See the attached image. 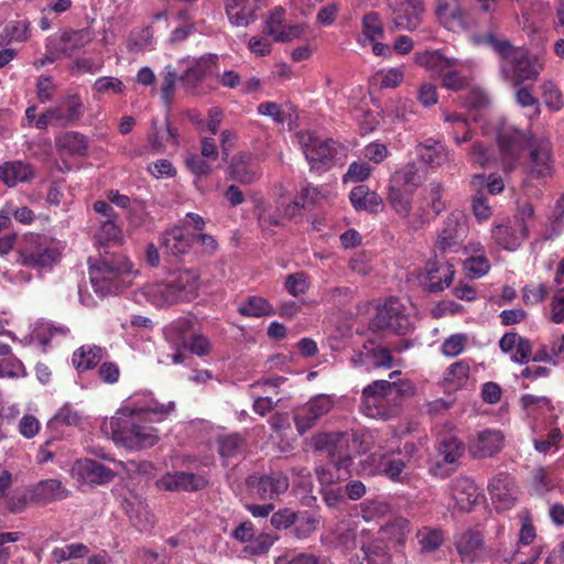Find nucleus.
Listing matches in <instances>:
<instances>
[{
	"instance_id": "obj_57",
	"label": "nucleus",
	"mask_w": 564,
	"mask_h": 564,
	"mask_svg": "<svg viewBox=\"0 0 564 564\" xmlns=\"http://www.w3.org/2000/svg\"><path fill=\"white\" fill-rule=\"evenodd\" d=\"M284 14L285 11L281 7H278L270 13V15L265 20L263 26V34L272 37L274 42H276L279 33L283 31V28L285 25Z\"/></svg>"
},
{
	"instance_id": "obj_37",
	"label": "nucleus",
	"mask_w": 564,
	"mask_h": 564,
	"mask_svg": "<svg viewBox=\"0 0 564 564\" xmlns=\"http://www.w3.org/2000/svg\"><path fill=\"white\" fill-rule=\"evenodd\" d=\"M68 495V489L58 479L41 480L34 488V498L42 503L63 500Z\"/></svg>"
},
{
	"instance_id": "obj_46",
	"label": "nucleus",
	"mask_w": 564,
	"mask_h": 564,
	"mask_svg": "<svg viewBox=\"0 0 564 564\" xmlns=\"http://www.w3.org/2000/svg\"><path fill=\"white\" fill-rule=\"evenodd\" d=\"M470 364L468 360H459L452 364L445 371L444 380L454 389L466 387L469 380Z\"/></svg>"
},
{
	"instance_id": "obj_48",
	"label": "nucleus",
	"mask_w": 564,
	"mask_h": 564,
	"mask_svg": "<svg viewBox=\"0 0 564 564\" xmlns=\"http://www.w3.org/2000/svg\"><path fill=\"white\" fill-rule=\"evenodd\" d=\"M443 119L445 122L454 124V129L451 133L457 145L471 140L473 132L469 128L467 119L463 115L456 112H444Z\"/></svg>"
},
{
	"instance_id": "obj_43",
	"label": "nucleus",
	"mask_w": 564,
	"mask_h": 564,
	"mask_svg": "<svg viewBox=\"0 0 564 564\" xmlns=\"http://www.w3.org/2000/svg\"><path fill=\"white\" fill-rule=\"evenodd\" d=\"M415 539L422 553H433L444 542V532L441 528L423 527L417 530Z\"/></svg>"
},
{
	"instance_id": "obj_27",
	"label": "nucleus",
	"mask_w": 564,
	"mask_h": 564,
	"mask_svg": "<svg viewBox=\"0 0 564 564\" xmlns=\"http://www.w3.org/2000/svg\"><path fill=\"white\" fill-rule=\"evenodd\" d=\"M258 0H225V11L231 25L246 28L256 20Z\"/></svg>"
},
{
	"instance_id": "obj_61",
	"label": "nucleus",
	"mask_w": 564,
	"mask_h": 564,
	"mask_svg": "<svg viewBox=\"0 0 564 564\" xmlns=\"http://www.w3.org/2000/svg\"><path fill=\"white\" fill-rule=\"evenodd\" d=\"M467 341V335L453 334L444 340L441 349L442 354L446 357L454 358L464 351Z\"/></svg>"
},
{
	"instance_id": "obj_5",
	"label": "nucleus",
	"mask_w": 564,
	"mask_h": 564,
	"mask_svg": "<svg viewBox=\"0 0 564 564\" xmlns=\"http://www.w3.org/2000/svg\"><path fill=\"white\" fill-rule=\"evenodd\" d=\"M61 242L40 235L25 238L19 249L18 262L32 269H52L62 256Z\"/></svg>"
},
{
	"instance_id": "obj_55",
	"label": "nucleus",
	"mask_w": 564,
	"mask_h": 564,
	"mask_svg": "<svg viewBox=\"0 0 564 564\" xmlns=\"http://www.w3.org/2000/svg\"><path fill=\"white\" fill-rule=\"evenodd\" d=\"M542 98L545 106L552 111H558L564 106L562 93L551 80H545L541 85Z\"/></svg>"
},
{
	"instance_id": "obj_52",
	"label": "nucleus",
	"mask_w": 564,
	"mask_h": 564,
	"mask_svg": "<svg viewBox=\"0 0 564 564\" xmlns=\"http://www.w3.org/2000/svg\"><path fill=\"white\" fill-rule=\"evenodd\" d=\"M124 89L126 86L123 82L113 76L98 77L91 86V90L96 99L104 95H120L124 91Z\"/></svg>"
},
{
	"instance_id": "obj_22",
	"label": "nucleus",
	"mask_w": 564,
	"mask_h": 564,
	"mask_svg": "<svg viewBox=\"0 0 564 564\" xmlns=\"http://www.w3.org/2000/svg\"><path fill=\"white\" fill-rule=\"evenodd\" d=\"M158 487L170 491H196L206 486V479L194 473H166L156 482Z\"/></svg>"
},
{
	"instance_id": "obj_44",
	"label": "nucleus",
	"mask_w": 564,
	"mask_h": 564,
	"mask_svg": "<svg viewBox=\"0 0 564 564\" xmlns=\"http://www.w3.org/2000/svg\"><path fill=\"white\" fill-rule=\"evenodd\" d=\"M538 536L535 532V528L532 524L531 517L529 514H522L521 516V528L518 534V542H517V549L513 553L514 556H518L522 554V549L527 546H531L533 549L534 546H541L543 549V545L541 543H536ZM532 555V550H530L529 556Z\"/></svg>"
},
{
	"instance_id": "obj_33",
	"label": "nucleus",
	"mask_w": 564,
	"mask_h": 564,
	"mask_svg": "<svg viewBox=\"0 0 564 564\" xmlns=\"http://www.w3.org/2000/svg\"><path fill=\"white\" fill-rule=\"evenodd\" d=\"M488 490L492 501L498 503L499 508L508 509L513 505L516 488L509 475H497L490 480Z\"/></svg>"
},
{
	"instance_id": "obj_28",
	"label": "nucleus",
	"mask_w": 564,
	"mask_h": 564,
	"mask_svg": "<svg viewBox=\"0 0 564 564\" xmlns=\"http://www.w3.org/2000/svg\"><path fill=\"white\" fill-rule=\"evenodd\" d=\"M108 355L105 347L86 344L77 348L72 355V365L78 372H86L96 368Z\"/></svg>"
},
{
	"instance_id": "obj_6",
	"label": "nucleus",
	"mask_w": 564,
	"mask_h": 564,
	"mask_svg": "<svg viewBox=\"0 0 564 564\" xmlns=\"http://www.w3.org/2000/svg\"><path fill=\"white\" fill-rule=\"evenodd\" d=\"M360 437L357 432H334L319 436L317 443L325 446L334 466L338 470L343 469L347 473L351 465L349 452L360 454L368 449V447L362 445Z\"/></svg>"
},
{
	"instance_id": "obj_14",
	"label": "nucleus",
	"mask_w": 564,
	"mask_h": 564,
	"mask_svg": "<svg viewBox=\"0 0 564 564\" xmlns=\"http://www.w3.org/2000/svg\"><path fill=\"white\" fill-rule=\"evenodd\" d=\"M454 268L451 263H441L436 260H430L419 272L420 284L429 292H441L448 288L454 278Z\"/></svg>"
},
{
	"instance_id": "obj_1",
	"label": "nucleus",
	"mask_w": 564,
	"mask_h": 564,
	"mask_svg": "<svg viewBox=\"0 0 564 564\" xmlns=\"http://www.w3.org/2000/svg\"><path fill=\"white\" fill-rule=\"evenodd\" d=\"M175 411V402H158L150 393H135L105 424L116 444L128 449H142L154 446L159 440L158 430L143 423V414L158 415V421L164 420Z\"/></svg>"
},
{
	"instance_id": "obj_7",
	"label": "nucleus",
	"mask_w": 564,
	"mask_h": 564,
	"mask_svg": "<svg viewBox=\"0 0 564 564\" xmlns=\"http://www.w3.org/2000/svg\"><path fill=\"white\" fill-rule=\"evenodd\" d=\"M415 62L430 70L436 72L442 77V86L446 89L458 91L467 87V77L459 74L456 58H448L438 51L416 54Z\"/></svg>"
},
{
	"instance_id": "obj_39",
	"label": "nucleus",
	"mask_w": 564,
	"mask_h": 564,
	"mask_svg": "<svg viewBox=\"0 0 564 564\" xmlns=\"http://www.w3.org/2000/svg\"><path fill=\"white\" fill-rule=\"evenodd\" d=\"M127 220L129 227L132 229L143 228L148 231L154 229V218L147 209L144 202L133 200L130 209L127 213Z\"/></svg>"
},
{
	"instance_id": "obj_17",
	"label": "nucleus",
	"mask_w": 564,
	"mask_h": 564,
	"mask_svg": "<svg viewBox=\"0 0 564 564\" xmlns=\"http://www.w3.org/2000/svg\"><path fill=\"white\" fill-rule=\"evenodd\" d=\"M372 460L377 465L378 471L391 481L403 482L409 478L411 467L409 462L394 452H376L372 454Z\"/></svg>"
},
{
	"instance_id": "obj_64",
	"label": "nucleus",
	"mask_w": 564,
	"mask_h": 564,
	"mask_svg": "<svg viewBox=\"0 0 564 564\" xmlns=\"http://www.w3.org/2000/svg\"><path fill=\"white\" fill-rule=\"evenodd\" d=\"M275 564H328V561L326 557L302 552L291 557L288 555L279 556Z\"/></svg>"
},
{
	"instance_id": "obj_4",
	"label": "nucleus",
	"mask_w": 564,
	"mask_h": 564,
	"mask_svg": "<svg viewBox=\"0 0 564 564\" xmlns=\"http://www.w3.org/2000/svg\"><path fill=\"white\" fill-rule=\"evenodd\" d=\"M414 393V386L405 381L376 380L364 388L361 410L372 419H387L389 409L386 398L390 395H408Z\"/></svg>"
},
{
	"instance_id": "obj_10",
	"label": "nucleus",
	"mask_w": 564,
	"mask_h": 564,
	"mask_svg": "<svg viewBox=\"0 0 564 564\" xmlns=\"http://www.w3.org/2000/svg\"><path fill=\"white\" fill-rule=\"evenodd\" d=\"M397 30L413 32L423 21L425 3L423 0H387Z\"/></svg>"
},
{
	"instance_id": "obj_40",
	"label": "nucleus",
	"mask_w": 564,
	"mask_h": 564,
	"mask_svg": "<svg viewBox=\"0 0 564 564\" xmlns=\"http://www.w3.org/2000/svg\"><path fill=\"white\" fill-rule=\"evenodd\" d=\"M464 452L465 446L456 436H444L438 441V457L447 465H455Z\"/></svg>"
},
{
	"instance_id": "obj_26",
	"label": "nucleus",
	"mask_w": 564,
	"mask_h": 564,
	"mask_svg": "<svg viewBox=\"0 0 564 564\" xmlns=\"http://www.w3.org/2000/svg\"><path fill=\"white\" fill-rule=\"evenodd\" d=\"M452 497L456 507L462 511H469L480 498L479 488L473 479L459 477L452 482Z\"/></svg>"
},
{
	"instance_id": "obj_9",
	"label": "nucleus",
	"mask_w": 564,
	"mask_h": 564,
	"mask_svg": "<svg viewBox=\"0 0 564 564\" xmlns=\"http://www.w3.org/2000/svg\"><path fill=\"white\" fill-rule=\"evenodd\" d=\"M373 326L378 329L405 335L413 328V323L406 307L399 300L391 299L378 310Z\"/></svg>"
},
{
	"instance_id": "obj_35",
	"label": "nucleus",
	"mask_w": 564,
	"mask_h": 564,
	"mask_svg": "<svg viewBox=\"0 0 564 564\" xmlns=\"http://www.w3.org/2000/svg\"><path fill=\"white\" fill-rule=\"evenodd\" d=\"M34 177V169L23 161H11L0 165V180L9 187L25 183Z\"/></svg>"
},
{
	"instance_id": "obj_25",
	"label": "nucleus",
	"mask_w": 564,
	"mask_h": 564,
	"mask_svg": "<svg viewBox=\"0 0 564 564\" xmlns=\"http://www.w3.org/2000/svg\"><path fill=\"white\" fill-rule=\"evenodd\" d=\"M419 160L431 169H438L452 161V154L444 144L434 139L420 142L416 148Z\"/></svg>"
},
{
	"instance_id": "obj_3",
	"label": "nucleus",
	"mask_w": 564,
	"mask_h": 564,
	"mask_svg": "<svg viewBox=\"0 0 564 564\" xmlns=\"http://www.w3.org/2000/svg\"><path fill=\"white\" fill-rule=\"evenodd\" d=\"M131 262L123 256L89 259V279L94 291L100 296L117 293L131 283Z\"/></svg>"
},
{
	"instance_id": "obj_11",
	"label": "nucleus",
	"mask_w": 564,
	"mask_h": 564,
	"mask_svg": "<svg viewBox=\"0 0 564 564\" xmlns=\"http://www.w3.org/2000/svg\"><path fill=\"white\" fill-rule=\"evenodd\" d=\"M334 398L329 394H318L294 411V423L300 434L311 430L318 420L334 408Z\"/></svg>"
},
{
	"instance_id": "obj_62",
	"label": "nucleus",
	"mask_w": 564,
	"mask_h": 564,
	"mask_svg": "<svg viewBox=\"0 0 564 564\" xmlns=\"http://www.w3.org/2000/svg\"><path fill=\"white\" fill-rule=\"evenodd\" d=\"M534 207L529 202H519L517 210L513 215V221L516 225L524 229V232L530 235V223L534 219Z\"/></svg>"
},
{
	"instance_id": "obj_50",
	"label": "nucleus",
	"mask_w": 564,
	"mask_h": 564,
	"mask_svg": "<svg viewBox=\"0 0 564 564\" xmlns=\"http://www.w3.org/2000/svg\"><path fill=\"white\" fill-rule=\"evenodd\" d=\"M360 516L367 522L381 519L391 512L390 505L380 498L367 499L358 506Z\"/></svg>"
},
{
	"instance_id": "obj_63",
	"label": "nucleus",
	"mask_w": 564,
	"mask_h": 564,
	"mask_svg": "<svg viewBox=\"0 0 564 564\" xmlns=\"http://www.w3.org/2000/svg\"><path fill=\"white\" fill-rule=\"evenodd\" d=\"M153 40V31L151 26L134 30L128 39V47L131 51H141L149 46Z\"/></svg>"
},
{
	"instance_id": "obj_47",
	"label": "nucleus",
	"mask_w": 564,
	"mask_h": 564,
	"mask_svg": "<svg viewBox=\"0 0 564 564\" xmlns=\"http://www.w3.org/2000/svg\"><path fill=\"white\" fill-rule=\"evenodd\" d=\"M238 312L246 317H263L273 315L274 308L265 299L250 296L239 305Z\"/></svg>"
},
{
	"instance_id": "obj_31",
	"label": "nucleus",
	"mask_w": 564,
	"mask_h": 564,
	"mask_svg": "<svg viewBox=\"0 0 564 564\" xmlns=\"http://www.w3.org/2000/svg\"><path fill=\"white\" fill-rule=\"evenodd\" d=\"M218 61L216 54H206L195 59L193 65L180 76V80L184 83L187 88L195 89L212 72V66Z\"/></svg>"
},
{
	"instance_id": "obj_38",
	"label": "nucleus",
	"mask_w": 564,
	"mask_h": 564,
	"mask_svg": "<svg viewBox=\"0 0 564 564\" xmlns=\"http://www.w3.org/2000/svg\"><path fill=\"white\" fill-rule=\"evenodd\" d=\"M482 545L481 535L473 530H467L456 536L455 546L463 561L473 562L477 550Z\"/></svg>"
},
{
	"instance_id": "obj_20",
	"label": "nucleus",
	"mask_w": 564,
	"mask_h": 564,
	"mask_svg": "<svg viewBox=\"0 0 564 564\" xmlns=\"http://www.w3.org/2000/svg\"><path fill=\"white\" fill-rule=\"evenodd\" d=\"M169 282L177 303L193 301L198 295L199 275L193 270L176 271Z\"/></svg>"
},
{
	"instance_id": "obj_30",
	"label": "nucleus",
	"mask_w": 564,
	"mask_h": 564,
	"mask_svg": "<svg viewBox=\"0 0 564 564\" xmlns=\"http://www.w3.org/2000/svg\"><path fill=\"white\" fill-rule=\"evenodd\" d=\"M55 148L59 156H85L88 141L79 132L66 131L55 137Z\"/></svg>"
},
{
	"instance_id": "obj_15",
	"label": "nucleus",
	"mask_w": 564,
	"mask_h": 564,
	"mask_svg": "<svg viewBox=\"0 0 564 564\" xmlns=\"http://www.w3.org/2000/svg\"><path fill=\"white\" fill-rule=\"evenodd\" d=\"M498 142L503 159L505 170L512 171L529 143L528 137L520 130L507 129L499 133Z\"/></svg>"
},
{
	"instance_id": "obj_51",
	"label": "nucleus",
	"mask_w": 564,
	"mask_h": 564,
	"mask_svg": "<svg viewBox=\"0 0 564 564\" xmlns=\"http://www.w3.org/2000/svg\"><path fill=\"white\" fill-rule=\"evenodd\" d=\"M390 183L400 187H410L409 191L413 192L421 185L422 176L420 175L417 166L414 163H409L392 176Z\"/></svg>"
},
{
	"instance_id": "obj_41",
	"label": "nucleus",
	"mask_w": 564,
	"mask_h": 564,
	"mask_svg": "<svg viewBox=\"0 0 564 564\" xmlns=\"http://www.w3.org/2000/svg\"><path fill=\"white\" fill-rule=\"evenodd\" d=\"M322 521L318 511H301L297 512V519L294 523L293 534L296 539L303 540L317 531Z\"/></svg>"
},
{
	"instance_id": "obj_8",
	"label": "nucleus",
	"mask_w": 564,
	"mask_h": 564,
	"mask_svg": "<svg viewBox=\"0 0 564 564\" xmlns=\"http://www.w3.org/2000/svg\"><path fill=\"white\" fill-rule=\"evenodd\" d=\"M296 138L311 171H327L333 166L337 142L333 139L323 140L311 131H300Z\"/></svg>"
},
{
	"instance_id": "obj_60",
	"label": "nucleus",
	"mask_w": 564,
	"mask_h": 564,
	"mask_svg": "<svg viewBox=\"0 0 564 564\" xmlns=\"http://www.w3.org/2000/svg\"><path fill=\"white\" fill-rule=\"evenodd\" d=\"M276 539L268 533L253 536L248 545L245 546L243 553L248 555H263L269 552Z\"/></svg>"
},
{
	"instance_id": "obj_42",
	"label": "nucleus",
	"mask_w": 564,
	"mask_h": 564,
	"mask_svg": "<svg viewBox=\"0 0 564 564\" xmlns=\"http://www.w3.org/2000/svg\"><path fill=\"white\" fill-rule=\"evenodd\" d=\"M410 529L411 525L408 519L403 517H397L387 522L380 529V534L382 539H387L391 543L402 545L406 540Z\"/></svg>"
},
{
	"instance_id": "obj_56",
	"label": "nucleus",
	"mask_w": 564,
	"mask_h": 564,
	"mask_svg": "<svg viewBox=\"0 0 564 564\" xmlns=\"http://www.w3.org/2000/svg\"><path fill=\"white\" fill-rule=\"evenodd\" d=\"M61 41L64 43V51L73 52L86 46L91 37L87 30L65 31L61 35Z\"/></svg>"
},
{
	"instance_id": "obj_53",
	"label": "nucleus",
	"mask_w": 564,
	"mask_h": 564,
	"mask_svg": "<svg viewBox=\"0 0 564 564\" xmlns=\"http://www.w3.org/2000/svg\"><path fill=\"white\" fill-rule=\"evenodd\" d=\"M367 564H387L390 561V554L382 541H372L361 547Z\"/></svg>"
},
{
	"instance_id": "obj_12",
	"label": "nucleus",
	"mask_w": 564,
	"mask_h": 564,
	"mask_svg": "<svg viewBox=\"0 0 564 564\" xmlns=\"http://www.w3.org/2000/svg\"><path fill=\"white\" fill-rule=\"evenodd\" d=\"M412 193V191H404L400 186L390 183L388 187L387 200L395 214L406 219V225L410 228L420 229L427 224L429 219L424 215V210L411 216ZM421 209L424 208L422 207Z\"/></svg>"
},
{
	"instance_id": "obj_49",
	"label": "nucleus",
	"mask_w": 564,
	"mask_h": 564,
	"mask_svg": "<svg viewBox=\"0 0 564 564\" xmlns=\"http://www.w3.org/2000/svg\"><path fill=\"white\" fill-rule=\"evenodd\" d=\"M217 445L219 455L225 462H227L242 452L246 441L240 434L234 433L219 436L217 438Z\"/></svg>"
},
{
	"instance_id": "obj_29",
	"label": "nucleus",
	"mask_w": 564,
	"mask_h": 564,
	"mask_svg": "<svg viewBox=\"0 0 564 564\" xmlns=\"http://www.w3.org/2000/svg\"><path fill=\"white\" fill-rule=\"evenodd\" d=\"M194 240V234L187 232L183 226H176L162 235L161 246L167 253L180 256L189 251Z\"/></svg>"
},
{
	"instance_id": "obj_24",
	"label": "nucleus",
	"mask_w": 564,
	"mask_h": 564,
	"mask_svg": "<svg viewBox=\"0 0 564 564\" xmlns=\"http://www.w3.org/2000/svg\"><path fill=\"white\" fill-rule=\"evenodd\" d=\"M73 471L85 482L96 485L109 482L115 477L111 469L89 458L78 459L73 467Z\"/></svg>"
},
{
	"instance_id": "obj_23",
	"label": "nucleus",
	"mask_w": 564,
	"mask_h": 564,
	"mask_svg": "<svg viewBox=\"0 0 564 564\" xmlns=\"http://www.w3.org/2000/svg\"><path fill=\"white\" fill-rule=\"evenodd\" d=\"M553 163L551 160V145L547 141L538 142L530 152L529 176L538 180L551 177Z\"/></svg>"
},
{
	"instance_id": "obj_21",
	"label": "nucleus",
	"mask_w": 564,
	"mask_h": 564,
	"mask_svg": "<svg viewBox=\"0 0 564 564\" xmlns=\"http://www.w3.org/2000/svg\"><path fill=\"white\" fill-rule=\"evenodd\" d=\"M261 175L257 159L247 152L236 154L229 164L228 176L242 184H252Z\"/></svg>"
},
{
	"instance_id": "obj_34",
	"label": "nucleus",
	"mask_w": 564,
	"mask_h": 564,
	"mask_svg": "<svg viewBox=\"0 0 564 564\" xmlns=\"http://www.w3.org/2000/svg\"><path fill=\"white\" fill-rule=\"evenodd\" d=\"M349 200L358 212L377 214L383 210V199L376 192L370 191L366 185L355 186L349 193Z\"/></svg>"
},
{
	"instance_id": "obj_36",
	"label": "nucleus",
	"mask_w": 564,
	"mask_h": 564,
	"mask_svg": "<svg viewBox=\"0 0 564 564\" xmlns=\"http://www.w3.org/2000/svg\"><path fill=\"white\" fill-rule=\"evenodd\" d=\"M141 293L150 303L159 307L177 303L169 280L165 282L149 283L142 288Z\"/></svg>"
},
{
	"instance_id": "obj_13",
	"label": "nucleus",
	"mask_w": 564,
	"mask_h": 564,
	"mask_svg": "<svg viewBox=\"0 0 564 564\" xmlns=\"http://www.w3.org/2000/svg\"><path fill=\"white\" fill-rule=\"evenodd\" d=\"M247 486L259 498L272 500L288 491L290 481L284 473L275 470L262 476H249L247 478Z\"/></svg>"
},
{
	"instance_id": "obj_18",
	"label": "nucleus",
	"mask_w": 564,
	"mask_h": 564,
	"mask_svg": "<svg viewBox=\"0 0 564 564\" xmlns=\"http://www.w3.org/2000/svg\"><path fill=\"white\" fill-rule=\"evenodd\" d=\"M491 238L503 250L516 251L529 238V235L513 220L505 219L492 225Z\"/></svg>"
},
{
	"instance_id": "obj_19",
	"label": "nucleus",
	"mask_w": 564,
	"mask_h": 564,
	"mask_svg": "<svg viewBox=\"0 0 564 564\" xmlns=\"http://www.w3.org/2000/svg\"><path fill=\"white\" fill-rule=\"evenodd\" d=\"M467 227L463 215L452 213L444 220L436 240V248L443 252L456 247L466 236Z\"/></svg>"
},
{
	"instance_id": "obj_45",
	"label": "nucleus",
	"mask_w": 564,
	"mask_h": 564,
	"mask_svg": "<svg viewBox=\"0 0 564 564\" xmlns=\"http://www.w3.org/2000/svg\"><path fill=\"white\" fill-rule=\"evenodd\" d=\"M424 200L435 216L447 208V202L444 197L445 187L441 182L433 181L424 188Z\"/></svg>"
},
{
	"instance_id": "obj_32",
	"label": "nucleus",
	"mask_w": 564,
	"mask_h": 564,
	"mask_svg": "<svg viewBox=\"0 0 564 564\" xmlns=\"http://www.w3.org/2000/svg\"><path fill=\"white\" fill-rule=\"evenodd\" d=\"M500 349L510 354V358L514 362L527 364L532 354L531 343L518 335L517 333H507L499 340Z\"/></svg>"
},
{
	"instance_id": "obj_54",
	"label": "nucleus",
	"mask_w": 564,
	"mask_h": 564,
	"mask_svg": "<svg viewBox=\"0 0 564 564\" xmlns=\"http://www.w3.org/2000/svg\"><path fill=\"white\" fill-rule=\"evenodd\" d=\"M361 25L362 34L368 41L373 42L376 39L383 36V25L377 12L366 13L362 18Z\"/></svg>"
},
{
	"instance_id": "obj_59",
	"label": "nucleus",
	"mask_w": 564,
	"mask_h": 564,
	"mask_svg": "<svg viewBox=\"0 0 564 564\" xmlns=\"http://www.w3.org/2000/svg\"><path fill=\"white\" fill-rule=\"evenodd\" d=\"M97 375L102 383L109 386L117 384L121 377L120 366L116 361H101L97 369Z\"/></svg>"
},
{
	"instance_id": "obj_16",
	"label": "nucleus",
	"mask_w": 564,
	"mask_h": 564,
	"mask_svg": "<svg viewBox=\"0 0 564 564\" xmlns=\"http://www.w3.org/2000/svg\"><path fill=\"white\" fill-rule=\"evenodd\" d=\"M505 445V435L500 430L479 431L469 442V453L475 458H487L499 453Z\"/></svg>"
},
{
	"instance_id": "obj_2",
	"label": "nucleus",
	"mask_w": 564,
	"mask_h": 564,
	"mask_svg": "<svg viewBox=\"0 0 564 564\" xmlns=\"http://www.w3.org/2000/svg\"><path fill=\"white\" fill-rule=\"evenodd\" d=\"M486 41L500 57L503 78L514 87L535 80L544 68V63L538 56L530 55L522 46H513L507 39L491 34Z\"/></svg>"
},
{
	"instance_id": "obj_58",
	"label": "nucleus",
	"mask_w": 564,
	"mask_h": 564,
	"mask_svg": "<svg viewBox=\"0 0 564 564\" xmlns=\"http://www.w3.org/2000/svg\"><path fill=\"white\" fill-rule=\"evenodd\" d=\"M67 332L68 329L65 327H56L50 323H41L35 327L33 337L40 343L41 346L45 347L50 344L54 336H65Z\"/></svg>"
}]
</instances>
